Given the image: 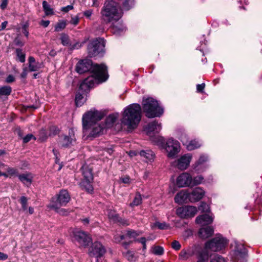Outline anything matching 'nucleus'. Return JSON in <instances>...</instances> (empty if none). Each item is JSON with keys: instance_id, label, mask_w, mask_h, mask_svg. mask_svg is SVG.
Returning a JSON list of instances; mask_svg holds the SVG:
<instances>
[{"instance_id": "1", "label": "nucleus", "mask_w": 262, "mask_h": 262, "mask_svg": "<svg viewBox=\"0 0 262 262\" xmlns=\"http://www.w3.org/2000/svg\"><path fill=\"white\" fill-rule=\"evenodd\" d=\"M90 70L93 75L84 79L80 85V89L85 92H87L95 83H98V82L106 81L108 77L107 67L104 64H93L91 60L85 59L80 60L76 64V71L79 74H83Z\"/></svg>"}, {"instance_id": "2", "label": "nucleus", "mask_w": 262, "mask_h": 262, "mask_svg": "<svg viewBox=\"0 0 262 262\" xmlns=\"http://www.w3.org/2000/svg\"><path fill=\"white\" fill-rule=\"evenodd\" d=\"M141 119V107L137 103H133L124 108L121 121L128 130H132L138 126Z\"/></svg>"}, {"instance_id": "3", "label": "nucleus", "mask_w": 262, "mask_h": 262, "mask_svg": "<svg viewBox=\"0 0 262 262\" xmlns=\"http://www.w3.org/2000/svg\"><path fill=\"white\" fill-rule=\"evenodd\" d=\"M101 14L106 23L118 21L122 16V11L118 3L113 0L105 2Z\"/></svg>"}, {"instance_id": "4", "label": "nucleus", "mask_w": 262, "mask_h": 262, "mask_svg": "<svg viewBox=\"0 0 262 262\" xmlns=\"http://www.w3.org/2000/svg\"><path fill=\"white\" fill-rule=\"evenodd\" d=\"M143 108L146 116L149 118L160 117L163 113V110L158 101L150 97L143 99Z\"/></svg>"}, {"instance_id": "5", "label": "nucleus", "mask_w": 262, "mask_h": 262, "mask_svg": "<svg viewBox=\"0 0 262 262\" xmlns=\"http://www.w3.org/2000/svg\"><path fill=\"white\" fill-rule=\"evenodd\" d=\"M103 117L102 113L96 110H90L85 113L82 117V124L84 130L90 128L93 124L98 123Z\"/></svg>"}, {"instance_id": "6", "label": "nucleus", "mask_w": 262, "mask_h": 262, "mask_svg": "<svg viewBox=\"0 0 262 262\" xmlns=\"http://www.w3.org/2000/svg\"><path fill=\"white\" fill-rule=\"evenodd\" d=\"M70 196L66 190L60 191L56 198H53L48 207L51 209H58L62 206H65L70 201Z\"/></svg>"}, {"instance_id": "7", "label": "nucleus", "mask_w": 262, "mask_h": 262, "mask_svg": "<svg viewBox=\"0 0 262 262\" xmlns=\"http://www.w3.org/2000/svg\"><path fill=\"white\" fill-rule=\"evenodd\" d=\"M227 243L226 238L219 235L207 242L205 244V247L213 251H219L224 249Z\"/></svg>"}, {"instance_id": "8", "label": "nucleus", "mask_w": 262, "mask_h": 262, "mask_svg": "<svg viewBox=\"0 0 262 262\" xmlns=\"http://www.w3.org/2000/svg\"><path fill=\"white\" fill-rule=\"evenodd\" d=\"M105 40L99 38L92 41L88 46L89 54L91 56H95L104 51Z\"/></svg>"}, {"instance_id": "9", "label": "nucleus", "mask_w": 262, "mask_h": 262, "mask_svg": "<svg viewBox=\"0 0 262 262\" xmlns=\"http://www.w3.org/2000/svg\"><path fill=\"white\" fill-rule=\"evenodd\" d=\"M106 252V250L102 244L99 242H95L89 248L88 254L91 257L97 258V262Z\"/></svg>"}, {"instance_id": "10", "label": "nucleus", "mask_w": 262, "mask_h": 262, "mask_svg": "<svg viewBox=\"0 0 262 262\" xmlns=\"http://www.w3.org/2000/svg\"><path fill=\"white\" fill-rule=\"evenodd\" d=\"M192 158V156L191 154H186L172 162L171 165L181 170H184L189 166Z\"/></svg>"}, {"instance_id": "11", "label": "nucleus", "mask_w": 262, "mask_h": 262, "mask_svg": "<svg viewBox=\"0 0 262 262\" xmlns=\"http://www.w3.org/2000/svg\"><path fill=\"white\" fill-rule=\"evenodd\" d=\"M165 149L167 153V157L169 158H174L180 151V143L172 138L169 139L166 142Z\"/></svg>"}, {"instance_id": "12", "label": "nucleus", "mask_w": 262, "mask_h": 262, "mask_svg": "<svg viewBox=\"0 0 262 262\" xmlns=\"http://www.w3.org/2000/svg\"><path fill=\"white\" fill-rule=\"evenodd\" d=\"M74 239L79 248H86L92 242V238L86 232L77 231L74 232Z\"/></svg>"}, {"instance_id": "13", "label": "nucleus", "mask_w": 262, "mask_h": 262, "mask_svg": "<svg viewBox=\"0 0 262 262\" xmlns=\"http://www.w3.org/2000/svg\"><path fill=\"white\" fill-rule=\"evenodd\" d=\"M197 208L192 206H186L177 210V213L183 218L193 217L197 213Z\"/></svg>"}, {"instance_id": "14", "label": "nucleus", "mask_w": 262, "mask_h": 262, "mask_svg": "<svg viewBox=\"0 0 262 262\" xmlns=\"http://www.w3.org/2000/svg\"><path fill=\"white\" fill-rule=\"evenodd\" d=\"M76 142V138L74 135V130L70 128L69 131V135L61 136L59 140L60 144L63 147H69L74 145Z\"/></svg>"}, {"instance_id": "15", "label": "nucleus", "mask_w": 262, "mask_h": 262, "mask_svg": "<svg viewBox=\"0 0 262 262\" xmlns=\"http://www.w3.org/2000/svg\"><path fill=\"white\" fill-rule=\"evenodd\" d=\"M192 178L188 172H183L180 174L177 179L176 183L179 187H186L192 186Z\"/></svg>"}, {"instance_id": "16", "label": "nucleus", "mask_w": 262, "mask_h": 262, "mask_svg": "<svg viewBox=\"0 0 262 262\" xmlns=\"http://www.w3.org/2000/svg\"><path fill=\"white\" fill-rule=\"evenodd\" d=\"M105 129V128L103 124L96 123L93 124L90 128L84 130L89 132L90 136L95 137L103 134Z\"/></svg>"}, {"instance_id": "17", "label": "nucleus", "mask_w": 262, "mask_h": 262, "mask_svg": "<svg viewBox=\"0 0 262 262\" xmlns=\"http://www.w3.org/2000/svg\"><path fill=\"white\" fill-rule=\"evenodd\" d=\"M208 160V157L204 155H201L199 159L195 162L193 165L194 170L198 172H203L207 168L206 162Z\"/></svg>"}, {"instance_id": "18", "label": "nucleus", "mask_w": 262, "mask_h": 262, "mask_svg": "<svg viewBox=\"0 0 262 262\" xmlns=\"http://www.w3.org/2000/svg\"><path fill=\"white\" fill-rule=\"evenodd\" d=\"M234 254L237 259H243L247 254V251L244 245L235 241L234 242Z\"/></svg>"}, {"instance_id": "19", "label": "nucleus", "mask_w": 262, "mask_h": 262, "mask_svg": "<svg viewBox=\"0 0 262 262\" xmlns=\"http://www.w3.org/2000/svg\"><path fill=\"white\" fill-rule=\"evenodd\" d=\"M205 191L201 187H196L189 193V201L191 202L199 201L203 198Z\"/></svg>"}, {"instance_id": "20", "label": "nucleus", "mask_w": 262, "mask_h": 262, "mask_svg": "<svg viewBox=\"0 0 262 262\" xmlns=\"http://www.w3.org/2000/svg\"><path fill=\"white\" fill-rule=\"evenodd\" d=\"M108 217L111 222L118 223L120 225L127 226L128 225L126 220L121 218L115 211L110 210L108 212Z\"/></svg>"}, {"instance_id": "21", "label": "nucleus", "mask_w": 262, "mask_h": 262, "mask_svg": "<svg viewBox=\"0 0 262 262\" xmlns=\"http://www.w3.org/2000/svg\"><path fill=\"white\" fill-rule=\"evenodd\" d=\"M213 216L211 215L204 214L202 215L198 216L195 219V222L197 224L202 225H206L210 224L212 223Z\"/></svg>"}, {"instance_id": "22", "label": "nucleus", "mask_w": 262, "mask_h": 262, "mask_svg": "<svg viewBox=\"0 0 262 262\" xmlns=\"http://www.w3.org/2000/svg\"><path fill=\"white\" fill-rule=\"evenodd\" d=\"M189 200V193L186 190H182L178 193L174 198L175 202L180 204L187 203Z\"/></svg>"}, {"instance_id": "23", "label": "nucleus", "mask_w": 262, "mask_h": 262, "mask_svg": "<svg viewBox=\"0 0 262 262\" xmlns=\"http://www.w3.org/2000/svg\"><path fill=\"white\" fill-rule=\"evenodd\" d=\"M195 250L193 248H188L183 249L179 253V258L181 260H187L194 255Z\"/></svg>"}, {"instance_id": "24", "label": "nucleus", "mask_w": 262, "mask_h": 262, "mask_svg": "<svg viewBox=\"0 0 262 262\" xmlns=\"http://www.w3.org/2000/svg\"><path fill=\"white\" fill-rule=\"evenodd\" d=\"M119 117L118 113H113L109 115L106 118L104 124L106 128L112 127Z\"/></svg>"}, {"instance_id": "25", "label": "nucleus", "mask_w": 262, "mask_h": 262, "mask_svg": "<svg viewBox=\"0 0 262 262\" xmlns=\"http://www.w3.org/2000/svg\"><path fill=\"white\" fill-rule=\"evenodd\" d=\"M162 128L161 123H158L157 121H153L149 123L146 127L147 134L149 135L151 132H156V133L159 132Z\"/></svg>"}, {"instance_id": "26", "label": "nucleus", "mask_w": 262, "mask_h": 262, "mask_svg": "<svg viewBox=\"0 0 262 262\" xmlns=\"http://www.w3.org/2000/svg\"><path fill=\"white\" fill-rule=\"evenodd\" d=\"M213 233V229L211 227L201 228L199 231L200 237L204 239L207 238L211 236Z\"/></svg>"}, {"instance_id": "27", "label": "nucleus", "mask_w": 262, "mask_h": 262, "mask_svg": "<svg viewBox=\"0 0 262 262\" xmlns=\"http://www.w3.org/2000/svg\"><path fill=\"white\" fill-rule=\"evenodd\" d=\"M90 90V89L87 92H85L83 90H81L80 88L79 89V92L76 93L75 96V103L77 106H81L85 101L83 95L88 93Z\"/></svg>"}, {"instance_id": "28", "label": "nucleus", "mask_w": 262, "mask_h": 262, "mask_svg": "<svg viewBox=\"0 0 262 262\" xmlns=\"http://www.w3.org/2000/svg\"><path fill=\"white\" fill-rule=\"evenodd\" d=\"M19 180L25 185L29 186L32 181L33 177L31 173H25L18 175Z\"/></svg>"}, {"instance_id": "29", "label": "nucleus", "mask_w": 262, "mask_h": 262, "mask_svg": "<svg viewBox=\"0 0 262 262\" xmlns=\"http://www.w3.org/2000/svg\"><path fill=\"white\" fill-rule=\"evenodd\" d=\"M82 173L84 177L83 181H87L89 182H93V176L91 168L87 166H83L82 167Z\"/></svg>"}, {"instance_id": "30", "label": "nucleus", "mask_w": 262, "mask_h": 262, "mask_svg": "<svg viewBox=\"0 0 262 262\" xmlns=\"http://www.w3.org/2000/svg\"><path fill=\"white\" fill-rule=\"evenodd\" d=\"M184 144L186 145V148L188 150H194L200 147L201 145V143L195 139L191 140L188 142H186L184 143Z\"/></svg>"}, {"instance_id": "31", "label": "nucleus", "mask_w": 262, "mask_h": 262, "mask_svg": "<svg viewBox=\"0 0 262 262\" xmlns=\"http://www.w3.org/2000/svg\"><path fill=\"white\" fill-rule=\"evenodd\" d=\"M139 155L141 157H144L146 159L147 162L153 161L155 157L154 152L150 150L140 151Z\"/></svg>"}, {"instance_id": "32", "label": "nucleus", "mask_w": 262, "mask_h": 262, "mask_svg": "<svg viewBox=\"0 0 262 262\" xmlns=\"http://www.w3.org/2000/svg\"><path fill=\"white\" fill-rule=\"evenodd\" d=\"M125 27H124L122 24L118 23L117 25H113L111 31L113 33L118 35L125 31Z\"/></svg>"}, {"instance_id": "33", "label": "nucleus", "mask_w": 262, "mask_h": 262, "mask_svg": "<svg viewBox=\"0 0 262 262\" xmlns=\"http://www.w3.org/2000/svg\"><path fill=\"white\" fill-rule=\"evenodd\" d=\"M122 254L125 258L130 262H135L138 258V257L135 255L134 252L130 250L123 252Z\"/></svg>"}, {"instance_id": "34", "label": "nucleus", "mask_w": 262, "mask_h": 262, "mask_svg": "<svg viewBox=\"0 0 262 262\" xmlns=\"http://www.w3.org/2000/svg\"><path fill=\"white\" fill-rule=\"evenodd\" d=\"M197 259L196 262H207L208 260V255L205 251L201 250L198 253Z\"/></svg>"}, {"instance_id": "35", "label": "nucleus", "mask_w": 262, "mask_h": 262, "mask_svg": "<svg viewBox=\"0 0 262 262\" xmlns=\"http://www.w3.org/2000/svg\"><path fill=\"white\" fill-rule=\"evenodd\" d=\"M42 7L46 15H52L54 13L53 10L50 5L45 1L42 2Z\"/></svg>"}, {"instance_id": "36", "label": "nucleus", "mask_w": 262, "mask_h": 262, "mask_svg": "<svg viewBox=\"0 0 262 262\" xmlns=\"http://www.w3.org/2000/svg\"><path fill=\"white\" fill-rule=\"evenodd\" d=\"M60 40L61 43L64 46H70L71 45L69 36L64 33L61 34Z\"/></svg>"}, {"instance_id": "37", "label": "nucleus", "mask_w": 262, "mask_h": 262, "mask_svg": "<svg viewBox=\"0 0 262 262\" xmlns=\"http://www.w3.org/2000/svg\"><path fill=\"white\" fill-rule=\"evenodd\" d=\"M12 92L10 86H4L0 88V96H9Z\"/></svg>"}, {"instance_id": "38", "label": "nucleus", "mask_w": 262, "mask_h": 262, "mask_svg": "<svg viewBox=\"0 0 262 262\" xmlns=\"http://www.w3.org/2000/svg\"><path fill=\"white\" fill-rule=\"evenodd\" d=\"M152 227H157L158 229L161 230H166L170 228L169 225L164 222L162 223L156 222L154 223Z\"/></svg>"}, {"instance_id": "39", "label": "nucleus", "mask_w": 262, "mask_h": 262, "mask_svg": "<svg viewBox=\"0 0 262 262\" xmlns=\"http://www.w3.org/2000/svg\"><path fill=\"white\" fill-rule=\"evenodd\" d=\"M142 201V199L141 195L140 194L137 193L136 194V196H135L133 202L130 204V206L131 207H133L135 206H138L139 205L141 204Z\"/></svg>"}, {"instance_id": "40", "label": "nucleus", "mask_w": 262, "mask_h": 262, "mask_svg": "<svg viewBox=\"0 0 262 262\" xmlns=\"http://www.w3.org/2000/svg\"><path fill=\"white\" fill-rule=\"evenodd\" d=\"M92 182H89L87 181H83L81 183L82 186L89 192H91L93 191V187L91 184Z\"/></svg>"}, {"instance_id": "41", "label": "nucleus", "mask_w": 262, "mask_h": 262, "mask_svg": "<svg viewBox=\"0 0 262 262\" xmlns=\"http://www.w3.org/2000/svg\"><path fill=\"white\" fill-rule=\"evenodd\" d=\"M204 180V177L201 176H197L192 179V186L201 184Z\"/></svg>"}, {"instance_id": "42", "label": "nucleus", "mask_w": 262, "mask_h": 262, "mask_svg": "<svg viewBox=\"0 0 262 262\" xmlns=\"http://www.w3.org/2000/svg\"><path fill=\"white\" fill-rule=\"evenodd\" d=\"M134 5V0H124L123 4V8L126 10H128Z\"/></svg>"}, {"instance_id": "43", "label": "nucleus", "mask_w": 262, "mask_h": 262, "mask_svg": "<svg viewBox=\"0 0 262 262\" xmlns=\"http://www.w3.org/2000/svg\"><path fill=\"white\" fill-rule=\"evenodd\" d=\"M6 170L10 177L14 176L18 177V175H19L18 170L16 168L8 166L7 167Z\"/></svg>"}, {"instance_id": "44", "label": "nucleus", "mask_w": 262, "mask_h": 262, "mask_svg": "<svg viewBox=\"0 0 262 262\" xmlns=\"http://www.w3.org/2000/svg\"><path fill=\"white\" fill-rule=\"evenodd\" d=\"M152 252L157 255H161L164 253V249L161 246H155L152 248Z\"/></svg>"}, {"instance_id": "45", "label": "nucleus", "mask_w": 262, "mask_h": 262, "mask_svg": "<svg viewBox=\"0 0 262 262\" xmlns=\"http://www.w3.org/2000/svg\"><path fill=\"white\" fill-rule=\"evenodd\" d=\"M41 68V63L39 62H35L32 64H29V70L30 72L36 71Z\"/></svg>"}, {"instance_id": "46", "label": "nucleus", "mask_w": 262, "mask_h": 262, "mask_svg": "<svg viewBox=\"0 0 262 262\" xmlns=\"http://www.w3.org/2000/svg\"><path fill=\"white\" fill-rule=\"evenodd\" d=\"M16 53L19 60L21 62H24L25 61V54L22 52L21 49H16Z\"/></svg>"}, {"instance_id": "47", "label": "nucleus", "mask_w": 262, "mask_h": 262, "mask_svg": "<svg viewBox=\"0 0 262 262\" xmlns=\"http://www.w3.org/2000/svg\"><path fill=\"white\" fill-rule=\"evenodd\" d=\"M139 235V233L134 230H128L127 231L126 234L125 235V238H128L129 239L134 238Z\"/></svg>"}, {"instance_id": "48", "label": "nucleus", "mask_w": 262, "mask_h": 262, "mask_svg": "<svg viewBox=\"0 0 262 262\" xmlns=\"http://www.w3.org/2000/svg\"><path fill=\"white\" fill-rule=\"evenodd\" d=\"M66 26V23L64 21H61L58 22L55 26V31L56 32H59L65 28Z\"/></svg>"}, {"instance_id": "49", "label": "nucleus", "mask_w": 262, "mask_h": 262, "mask_svg": "<svg viewBox=\"0 0 262 262\" xmlns=\"http://www.w3.org/2000/svg\"><path fill=\"white\" fill-rule=\"evenodd\" d=\"M20 203L21 205L22 209L24 211H26L27 209L28 199L25 196H22L20 198Z\"/></svg>"}, {"instance_id": "50", "label": "nucleus", "mask_w": 262, "mask_h": 262, "mask_svg": "<svg viewBox=\"0 0 262 262\" xmlns=\"http://www.w3.org/2000/svg\"><path fill=\"white\" fill-rule=\"evenodd\" d=\"M198 209L200 211L203 212H207L209 209L208 205L204 202H202L201 203Z\"/></svg>"}, {"instance_id": "51", "label": "nucleus", "mask_w": 262, "mask_h": 262, "mask_svg": "<svg viewBox=\"0 0 262 262\" xmlns=\"http://www.w3.org/2000/svg\"><path fill=\"white\" fill-rule=\"evenodd\" d=\"M211 262H227L226 259L222 256L216 255L211 259Z\"/></svg>"}, {"instance_id": "52", "label": "nucleus", "mask_w": 262, "mask_h": 262, "mask_svg": "<svg viewBox=\"0 0 262 262\" xmlns=\"http://www.w3.org/2000/svg\"><path fill=\"white\" fill-rule=\"evenodd\" d=\"M171 247L175 250H179L181 248V245L178 241H174L171 243Z\"/></svg>"}, {"instance_id": "53", "label": "nucleus", "mask_w": 262, "mask_h": 262, "mask_svg": "<svg viewBox=\"0 0 262 262\" xmlns=\"http://www.w3.org/2000/svg\"><path fill=\"white\" fill-rule=\"evenodd\" d=\"M125 239V235H120V234H117L115 235L114 237V242L116 243H119L121 241H122L123 239Z\"/></svg>"}, {"instance_id": "54", "label": "nucleus", "mask_w": 262, "mask_h": 262, "mask_svg": "<svg viewBox=\"0 0 262 262\" xmlns=\"http://www.w3.org/2000/svg\"><path fill=\"white\" fill-rule=\"evenodd\" d=\"M32 138H34L33 135L32 134H28L24 138H23V142L24 143H27L30 141Z\"/></svg>"}, {"instance_id": "55", "label": "nucleus", "mask_w": 262, "mask_h": 262, "mask_svg": "<svg viewBox=\"0 0 262 262\" xmlns=\"http://www.w3.org/2000/svg\"><path fill=\"white\" fill-rule=\"evenodd\" d=\"M55 211L61 215H67V211L64 209L60 207L58 209H54Z\"/></svg>"}, {"instance_id": "56", "label": "nucleus", "mask_w": 262, "mask_h": 262, "mask_svg": "<svg viewBox=\"0 0 262 262\" xmlns=\"http://www.w3.org/2000/svg\"><path fill=\"white\" fill-rule=\"evenodd\" d=\"M120 180L124 184H129L130 183V178L128 176L121 178Z\"/></svg>"}, {"instance_id": "57", "label": "nucleus", "mask_w": 262, "mask_h": 262, "mask_svg": "<svg viewBox=\"0 0 262 262\" xmlns=\"http://www.w3.org/2000/svg\"><path fill=\"white\" fill-rule=\"evenodd\" d=\"M73 6L72 5H68L66 7H62L61 10L65 13L68 12L69 10H72Z\"/></svg>"}, {"instance_id": "58", "label": "nucleus", "mask_w": 262, "mask_h": 262, "mask_svg": "<svg viewBox=\"0 0 262 262\" xmlns=\"http://www.w3.org/2000/svg\"><path fill=\"white\" fill-rule=\"evenodd\" d=\"M15 81V78L12 75H9L6 79L7 83H12Z\"/></svg>"}, {"instance_id": "59", "label": "nucleus", "mask_w": 262, "mask_h": 262, "mask_svg": "<svg viewBox=\"0 0 262 262\" xmlns=\"http://www.w3.org/2000/svg\"><path fill=\"white\" fill-rule=\"evenodd\" d=\"M205 83H202L201 84H198L196 85V90L198 92H202L205 88Z\"/></svg>"}, {"instance_id": "60", "label": "nucleus", "mask_w": 262, "mask_h": 262, "mask_svg": "<svg viewBox=\"0 0 262 262\" xmlns=\"http://www.w3.org/2000/svg\"><path fill=\"white\" fill-rule=\"evenodd\" d=\"M14 43L16 46L22 47L24 43L21 41L19 38L16 37L14 40Z\"/></svg>"}, {"instance_id": "61", "label": "nucleus", "mask_w": 262, "mask_h": 262, "mask_svg": "<svg viewBox=\"0 0 262 262\" xmlns=\"http://www.w3.org/2000/svg\"><path fill=\"white\" fill-rule=\"evenodd\" d=\"M93 13L92 10H88L83 12L84 15L87 18H90Z\"/></svg>"}, {"instance_id": "62", "label": "nucleus", "mask_w": 262, "mask_h": 262, "mask_svg": "<svg viewBox=\"0 0 262 262\" xmlns=\"http://www.w3.org/2000/svg\"><path fill=\"white\" fill-rule=\"evenodd\" d=\"M79 22V18L77 17H74L72 18L71 20H70V23L71 24L74 25V26H76L78 24Z\"/></svg>"}, {"instance_id": "63", "label": "nucleus", "mask_w": 262, "mask_h": 262, "mask_svg": "<svg viewBox=\"0 0 262 262\" xmlns=\"http://www.w3.org/2000/svg\"><path fill=\"white\" fill-rule=\"evenodd\" d=\"M50 24V21L49 20H42L40 23V25L43 26V27H47Z\"/></svg>"}, {"instance_id": "64", "label": "nucleus", "mask_w": 262, "mask_h": 262, "mask_svg": "<svg viewBox=\"0 0 262 262\" xmlns=\"http://www.w3.org/2000/svg\"><path fill=\"white\" fill-rule=\"evenodd\" d=\"M7 5L8 0H3L0 7L3 10H4L6 8Z\"/></svg>"}]
</instances>
